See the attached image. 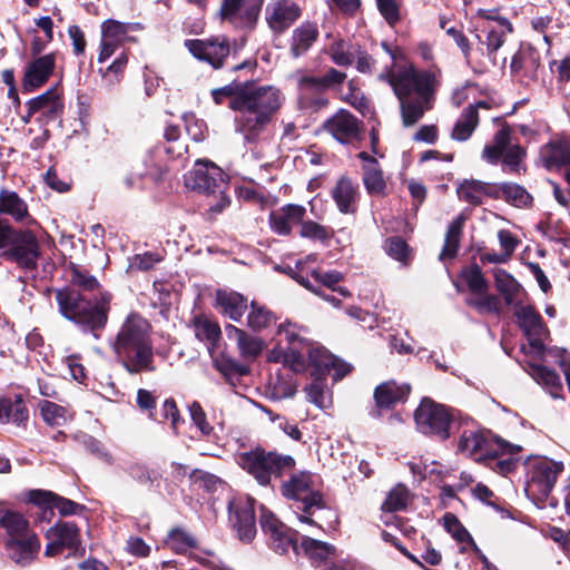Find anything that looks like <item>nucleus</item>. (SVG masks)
Listing matches in <instances>:
<instances>
[{"mask_svg":"<svg viewBox=\"0 0 570 570\" xmlns=\"http://www.w3.org/2000/svg\"><path fill=\"white\" fill-rule=\"evenodd\" d=\"M534 375L539 383L544 384L550 389L552 397H559V391L562 389L560 376L552 370L544 366L534 368Z\"/></svg>","mask_w":570,"mask_h":570,"instance_id":"53","label":"nucleus"},{"mask_svg":"<svg viewBox=\"0 0 570 570\" xmlns=\"http://www.w3.org/2000/svg\"><path fill=\"white\" fill-rule=\"evenodd\" d=\"M464 226V218L462 216L456 217L448 227L444 245L440 254V259H452L456 256Z\"/></svg>","mask_w":570,"mask_h":570,"instance_id":"42","label":"nucleus"},{"mask_svg":"<svg viewBox=\"0 0 570 570\" xmlns=\"http://www.w3.org/2000/svg\"><path fill=\"white\" fill-rule=\"evenodd\" d=\"M459 278L470 292V295L464 299L469 307L479 314H501V301L497 295L489 292V282L479 265L472 264L464 267Z\"/></svg>","mask_w":570,"mask_h":570,"instance_id":"9","label":"nucleus"},{"mask_svg":"<svg viewBox=\"0 0 570 570\" xmlns=\"http://www.w3.org/2000/svg\"><path fill=\"white\" fill-rule=\"evenodd\" d=\"M519 452L520 451H514L512 453H501L493 459H488L487 462L492 470L502 475H505L515 469L518 461L512 455Z\"/></svg>","mask_w":570,"mask_h":570,"instance_id":"57","label":"nucleus"},{"mask_svg":"<svg viewBox=\"0 0 570 570\" xmlns=\"http://www.w3.org/2000/svg\"><path fill=\"white\" fill-rule=\"evenodd\" d=\"M334 232L331 227L323 226L313 220H302L299 236L312 240L325 243L330 240Z\"/></svg>","mask_w":570,"mask_h":570,"instance_id":"49","label":"nucleus"},{"mask_svg":"<svg viewBox=\"0 0 570 570\" xmlns=\"http://www.w3.org/2000/svg\"><path fill=\"white\" fill-rule=\"evenodd\" d=\"M409 491L402 485L397 484L387 493L385 501L382 504V510L385 512H396L404 510L409 502Z\"/></svg>","mask_w":570,"mask_h":570,"instance_id":"48","label":"nucleus"},{"mask_svg":"<svg viewBox=\"0 0 570 570\" xmlns=\"http://www.w3.org/2000/svg\"><path fill=\"white\" fill-rule=\"evenodd\" d=\"M540 159L549 170L559 169L570 163V144L566 139H553L540 149Z\"/></svg>","mask_w":570,"mask_h":570,"instance_id":"33","label":"nucleus"},{"mask_svg":"<svg viewBox=\"0 0 570 570\" xmlns=\"http://www.w3.org/2000/svg\"><path fill=\"white\" fill-rule=\"evenodd\" d=\"M386 252L391 257L400 262H406L410 255L407 244L400 237L387 239Z\"/></svg>","mask_w":570,"mask_h":570,"instance_id":"60","label":"nucleus"},{"mask_svg":"<svg viewBox=\"0 0 570 570\" xmlns=\"http://www.w3.org/2000/svg\"><path fill=\"white\" fill-rule=\"evenodd\" d=\"M532 60V52L528 49L520 48L512 57L510 63V71L512 75H518L525 70Z\"/></svg>","mask_w":570,"mask_h":570,"instance_id":"63","label":"nucleus"},{"mask_svg":"<svg viewBox=\"0 0 570 570\" xmlns=\"http://www.w3.org/2000/svg\"><path fill=\"white\" fill-rule=\"evenodd\" d=\"M40 254L39 242L31 230H16L3 256L21 268L32 271L38 266Z\"/></svg>","mask_w":570,"mask_h":570,"instance_id":"13","label":"nucleus"},{"mask_svg":"<svg viewBox=\"0 0 570 570\" xmlns=\"http://www.w3.org/2000/svg\"><path fill=\"white\" fill-rule=\"evenodd\" d=\"M243 88L244 81H232L224 87L213 89L210 94L216 105H222L226 98H229L228 107L234 111H238L239 106H236L235 102L242 96Z\"/></svg>","mask_w":570,"mask_h":570,"instance_id":"44","label":"nucleus"},{"mask_svg":"<svg viewBox=\"0 0 570 570\" xmlns=\"http://www.w3.org/2000/svg\"><path fill=\"white\" fill-rule=\"evenodd\" d=\"M494 285L507 306L517 311L519 306L524 305L527 293L521 284L504 269L494 272Z\"/></svg>","mask_w":570,"mask_h":570,"instance_id":"28","label":"nucleus"},{"mask_svg":"<svg viewBox=\"0 0 570 570\" xmlns=\"http://www.w3.org/2000/svg\"><path fill=\"white\" fill-rule=\"evenodd\" d=\"M225 332L229 340L236 342L239 355L244 360L254 361L263 352L264 341L261 337L254 336L232 324L225 327Z\"/></svg>","mask_w":570,"mask_h":570,"instance_id":"29","label":"nucleus"},{"mask_svg":"<svg viewBox=\"0 0 570 570\" xmlns=\"http://www.w3.org/2000/svg\"><path fill=\"white\" fill-rule=\"evenodd\" d=\"M332 61L341 67L351 66L353 63V55L348 51V46L344 40L335 41L328 49Z\"/></svg>","mask_w":570,"mask_h":570,"instance_id":"55","label":"nucleus"},{"mask_svg":"<svg viewBox=\"0 0 570 570\" xmlns=\"http://www.w3.org/2000/svg\"><path fill=\"white\" fill-rule=\"evenodd\" d=\"M128 62V58L126 53H121L115 61L106 69H100L104 80L109 85H114L119 82L120 76L122 75Z\"/></svg>","mask_w":570,"mask_h":570,"instance_id":"56","label":"nucleus"},{"mask_svg":"<svg viewBox=\"0 0 570 570\" xmlns=\"http://www.w3.org/2000/svg\"><path fill=\"white\" fill-rule=\"evenodd\" d=\"M346 73L335 68H330L322 76L304 75L298 78V99L303 109L318 111L328 106L330 99L326 91L342 85Z\"/></svg>","mask_w":570,"mask_h":570,"instance_id":"8","label":"nucleus"},{"mask_svg":"<svg viewBox=\"0 0 570 570\" xmlns=\"http://www.w3.org/2000/svg\"><path fill=\"white\" fill-rule=\"evenodd\" d=\"M485 20L482 32L485 33L487 55L495 63V53L505 42L507 36L513 32L512 23L494 11H480Z\"/></svg>","mask_w":570,"mask_h":570,"instance_id":"18","label":"nucleus"},{"mask_svg":"<svg viewBox=\"0 0 570 570\" xmlns=\"http://www.w3.org/2000/svg\"><path fill=\"white\" fill-rule=\"evenodd\" d=\"M347 89L348 91L344 94L343 99L358 111L364 112L368 108V100L353 80L348 81Z\"/></svg>","mask_w":570,"mask_h":570,"instance_id":"58","label":"nucleus"},{"mask_svg":"<svg viewBox=\"0 0 570 570\" xmlns=\"http://www.w3.org/2000/svg\"><path fill=\"white\" fill-rule=\"evenodd\" d=\"M188 188L205 194L223 193L225 187L223 170L212 161L197 160L194 168L186 175Z\"/></svg>","mask_w":570,"mask_h":570,"instance_id":"14","label":"nucleus"},{"mask_svg":"<svg viewBox=\"0 0 570 570\" xmlns=\"http://www.w3.org/2000/svg\"><path fill=\"white\" fill-rule=\"evenodd\" d=\"M216 306L222 314L238 322L247 309V298L237 292L218 289L216 292Z\"/></svg>","mask_w":570,"mask_h":570,"instance_id":"34","label":"nucleus"},{"mask_svg":"<svg viewBox=\"0 0 570 570\" xmlns=\"http://www.w3.org/2000/svg\"><path fill=\"white\" fill-rule=\"evenodd\" d=\"M0 527L4 529L7 538H20L35 533L30 529L29 521L21 513L9 509L0 510Z\"/></svg>","mask_w":570,"mask_h":570,"instance_id":"38","label":"nucleus"},{"mask_svg":"<svg viewBox=\"0 0 570 570\" xmlns=\"http://www.w3.org/2000/svg\"><path fill=\"white\" fill-rule=\"evenodd\" d=\"M317 484L318 478L307 471L292 474L291 478L282 484L283 495L299 503L297 510L302 513L298 514L297 518L302 523L316 525L311 515L314 509H321L324 505Z\"/></svg>","mask_w":570,"mask_h":570,"instance_id":"6","label":"nucleus"},{"mask_svg":"<svg viewBox=\"0 0 570 570\" xmlns=\"http://www.w3.org/2000/svg\"><path fill=\"white\" fill-rule=\"evenodd\" d=\"M28 108L29 116L36 112H42L47 117L56 115L61 109V104L57 90L51 88L42 95L31 99L28 102Z\"/></svg>","mask_w":570,"mask_h":570,"instance_id":"39","label":"nucleus"},{"mask_svg":"<svg viewBox=\"0 0 570 570\" xmlns=\"http://www.w3.org/2000/svg\"><path fill=\"white\" fill-rule=\"evenodd\" d=\"M521 451V446L511 444L482 429H464L458 441V452L476 462H485L501 453Z\"/></svg>","mask_w":570,"mask_h":570,"instance_id":"7","label":"nucleus"},{"mask_svg":"<svg viewBox=\"0 0 570 570\" xmlns=\"http://www.w3.org/2000/svg\"><path fill=\"white\" fill-rule=\"evenodd\" d=\"M40 539L37 533L20 538H6L4 551L7 557L18 566H28L36 560L40 551Z\"/></svg>","mask_w":570,"mask_h":570,"instance_id":"22","label":"nucleus"},{"mask_svg":"<svg viewBox=\"0 0 570 570\" xmlns=\"http://www.w3.org/2000/svg\"><path fill=\"white\" fill-rule=\"evenodd\" d=\"M236 462L263 487L269 485L273 478L292 472L296 464L293 456L263 448L238 453Z\"/></svg>","mask_w":570,"mask_h":570,"instance_id":"5","label":"nucleus"},{"mask_svg":"<svg viewBox=\"0 0 570 570\" xmlns=\"http://www.w3.org/2000/svg\"><path fill=\"white\" fill-rule=\"evenodd\" d=\"M111 348L116 360L129 374L156 371L150 324L139 314L131 313L126 317Z\"/></svg>","mask_w":570,"mask_h":570,"instance_id":"3","label":"nucleus"},{"mask_svg":"<svg viewBox=\"0 0 570 570\" xmlns=\"http://www.w3.org/2000/svg\"><path fill=\"white\" fill-rule=\"evenodd\" d=\"M259 522H261V528L263 530V532L267 535H269V538L272 535H274L275 533L277 534L278 531H283L282 529H284L286 525L281 522L274 513H272L271 511L266 510V509H262L261 510V519H259Z\"/></svg>","mask_w":570,"mask_h":570,"instance_id":"59","label":"nucleus"},{"mask_svg":"<svg viewBox=\"0 0 570 570\" xmlns=\"http://www.w3.org/2000/svg\"><path fill=\"white\" fill-rule=\"evenodd\" d=\"M410 393L409 384H397L389 381L380 384L374 391L376 405L380 407H391L397 402L406 399Z\"/></svg>","mask_w":570,"mask_h":570,"instance_id":"37","label":"nucleus"},{"mask_svg":"<svg viewBox=\"0 0 570 570\" xmlns=\"http://www.w3.org/2000/svg\"><path fill=\"white\" fill-rule=\"evenodd\" d=\"M302 10L293 0H272L265 10L266 22L272 31L283 33L299 17Z\"/></svg>","mask_w":570,"mask_h":570,"instance_id":"21","label":"nucleus"},{"mask_svg":"<svg viewBox=\"0 0 570 570\" xmlns=\"http://www.w3.org/2000/svg\"><path fill=\"white\" fill-rule=\"evenodd\" d=\"M189 413L193 422L199 429L202 434L209 435L213 431V426L207 422L206 413L198 402H193L189 405Z\"/></svg>","mask_w":570,"mask_h":570,"instance_id":"61","label":"nucleus"},{"mask_svg":"<svg viewBox=\"0 0 570 570\" xmlns=\"http://www.w3.org/2000/svg\"><path fill=\"white\" fill-rule=\"evenodd\" d=\"M304 391L306 392L308 402L320 409L327 407L330 397L327 396L326 384L323 380L313 381Z\"/></svg>","mask_w":570,"mask_h":570,"instance_id":"52","label":"nucleus"},{"mask_svg":"<svg viewBox=\"0 0 570 570\" xmlns=\"http://www.w3.org/2000/svg\"><path fill=\"white\" fill-rule=\"evenodd\" d=\"M194 332L199 341L205 342L210 346H215L220 337L219 325L206 317L198 316L194 318Z\"/></svg>","mask_w":570,"mask_h":570,"instance_id":"43","label":"nucleus"},{"mask_svg":"<svg viewBox=\"0 0 570 570\" xmlns=\"http://www.w3.org/2000/svg\"><path fill=\"white\" fill-rule=\"evenodd\" d=\"M185 46L195 58L208 62L215 69L224 65L230 51L229 42L224 37L186 40Z\"/></svg>","mask_w":570,"mask_h":570,"instance_id":"19","label":"nucleus"},{"mask_svg":"<svg viewBox=\"0 0 570 570\" xmlns=\"http://www.w3.org/2000/svg\"><path fill=\"white\" fill-rule=\"evenodd\" d=\"M381 14L389 24L393 26L400 20L399 6L394 0H376Z\"/></svg>","mask_w":570,"mask_h":570,"instance_id":"64","label":"nucleus"},{"mask_svg":"<svg viewBox=\"0 0 570 570\" xmlns=\"http://www.w3.org/2000/svg\"><path fill=\"white\" fill-rule=\"evenodd\" d=\"M562 469V464L551 460L541 459L534 461L530 465L525 491L533 497L547 498Z\"/></svg>","mask_w":570,"mask_h":570,"instance_id":"15","label":"nucleus"},{"mask_svg":"<svg viewBox=\"0 0 570 570\" xmlns=\"http://www.w3.org/2000/svg\"><path fill=\"white\" fill-rule=\"evenodd\" d=\"M129 23L109 19L101 24V42L98 61L105 62L109 59L128 38Z\"/></svg>","mask_w":570,"mask_h":570,"instance_id":"23","label":"nucleus"},{"mask_svg":"<svg viewBox=\"0 0 570 570\" xmlns=\"http://www.w3.org/2000/svg\"><path fill=\"white\" fill-rule=\"evenodd\" d=\"M361 125L350 111L340 109L325 122V129L340 142L348 144L358 138Z\"/></svg>","mask_w":570,"mask_h":570,"instance_id":"24","label":"nucleus"},{"mask_svg":"<svg viewBox=\"0 0 570 570\" xmlns=\"http://www.w3.org/2000/svg\"><path fill=\"white\" fill-rule=\"evenodd\" d=\"M491 108L490 104L484 100H479L475 104H471L466 106L460 117L456 119L452 131L451 138L456 141H465L468 140L476 127L479 126L480 115L479 111L481 109L489 110Z\"/></svg>","mask_w":570,"mask_h":570,"instance_id":"26","label":"nucleus"},{"mask_svg":"<svg viewBox=\"0 0 570 570\" xmlns=\"http://www.w3.org/2000/svg\"><path fill=\"white\" fill-rule=\"evenodd\" d=\"M168 544L177 553H184L189 548H194L197 544L196 539L183 529H173L168 534Z\"/></svg>","mask_w":570,"mask_h":570,"instance_id":"51","label":"nucleus"},{"mask_svg":"<svg viewBox=\"0 0 570 570\" xmlns=\"http://www.w3.org/2000/svg\"><path fill=\"white\" fill-rule=\"evenodd\" d=\"M0 213L12 216L17 222L29 217L24 200L17 193L4 189L0 191Z\"/></svg>","mask_w":570,"mask_h":570,"instance_id":"41","label":"nucleus"},{"mask_svg":"<svg viewBox=\"0 0 570 570\" xmlns=\"http://www.w3.org/2000/svg\"><path fill=\"white\" fill-rule=\"evenodd\" d=\"M498 187L499 198L504 197L507 202L514 206H527L531 200L530 194L518 184L504 183L502 185H498Z\"/></svg>","mask_w":570,"mask_h":570,"instance_id":"46","label":"nucleus"},{"mask_svg":"<svg viewBox=\"0 0 570 570\" xmlns=\"http://www.w3.org/2000/svg\"><path fill=\"white\" fill-rule=\"evenodd\" d=\"M45 537L48 540L45 556L50 558L60 554L65 549L77 552L81 544L80 530L73 522L59 521L46 531Z\"/></svg>","mask_w":570,"mask_h":570,"instance_id":"17","label":"nucleus"},{"mask_svg":"<svg viewBox=\"0 0 570 570\" xmlns=\"http://www.w3.org/2000/svg\"><path fill=\"white\" fill-rule=\"evenodd\" d=\"M254 499L239 497L229 502V521L239 540L250 542L256 535Z\"/></svg>","mask_w":570,"mask_h":570,"instance_id":"16","label":"nucleus"},{"mask_svg":"<svg viewBox=\"0 0 570 570\" xmlns=\"http://www.w3.org/2000/svg\"><path fill=\"white\" fill-rule=\"evenodd\" d=\"M318 38V27L315 22L305 21L293 30L291 53L297 58L313 46Z\"/></svg>","mask_w":570,"mask_h":570,"instance_id":"36","label":"nucleus"},{"mask_svg":"<svg viewBox=\"0 0 570 570\" xmlns=\"http://www.w3.org/2000/svg\"><path fill=\"white\" fill-rule=\"evenodd\" d=\"M482 159L491 165L501 160L507 173H520L525 150L518 142H512V129L504 125L493 136L492 141L482 150Z\"/></svg>","mask_w":570,"mask_h":570,"instance_id":"10","label":"nucleus"},{"mask_svg":"<svg viewBox=\"0 0 570 570\" xmlns=\"http://www.w3.org/2000/svg\"><path fill=\"white\" fill-rule=\"evenodd\" d=\"M458 196L461 200L478 206L484 197L499 198V187L495 184L476 179H465L458 187Z\"/></svg>","mask_w":570,"mask_h":570,"instance_id":"30","label":"nucleus"},{"mask_svg":"<svg viewBox=\"0 0 570 570\" xmlns=\"http://www.w3.org/2000/svg\"><path fill=\"white\" fill-rule=\"evenodd\" d=\"M514 315L530 346L535 350H542L543 341L549 335V331L541 315L530 305L519 306L514 311Z\"/></svg>","mask_w":570,"mask_h":570,"instance_id":"20","label":"nucleus"},{"mask_svg":"<svg viewBox=\"0 0 570 570\" xmlns=\"http://www.w3.org/2000/svg\"><path fill=\"white\" fill-rule=\"evenodd\" d=\"M363 184L366 191L372 196H382L385 194L386 181L379 161H371L367 166H362Z\"/></svg>","mask_w":570,"mask_h":570,"instance_id":"40","label":"nucleus"},{"mask_svg":"<svg viewBox=\"0 0 570 570\" xmlns=\"http://www.w3.org/2000/svg\"><path fill=\"white\" fill-rule=\"evenodd\" d=\"M306 215V208L297 204H287L271 212L269 225L273 232L287 236L292 233L293 226L301 224Z\"/></svg>","mask_w":570,"mask_h":570,"instance_id":"27","label":"nucleus"},{"mask_svg":"<svg viewBox=\"0 0 570 570\" xmlns=\"http://www.w3.org/2000/svg\"><path fill=\"white\" fill-rule=\"evenodd\" d=\"M445 530L459 542H469L473 544V539L468 530L462 525L459 519L452 513H445L443 517Z\"/></svg>","mask_w":570,"mask_h":570,"instance_id":"54","label":"nucleus"},{"mask_svg":"<svg viewBox=\"0 0 570 570\" xmlns=\"http://www.w3.org/2000/svg\"><path fill=\"white\" fill-rule=\"evenodd\" d=\"M39 406L46 423L52 426H60L67 422L68 413L63 406L50 401H42Z\"/></svg>","mask_w":570,"mask_h":570,"instance_id":"50","label":"nucleus"},{"mask_svg":"<svg viewBox=\"0 0 570 570\" xmlns=\"http://www.w3.org/2000/svg\"><path fill=\"white\" fill-rule=\"evenodd\" d=\"M28 499L31 503L52 502L62 517L79 514L85 510L83 505L46 490H32L29 492Z\"/></svg>","mask_w":570,"mask_h":570,"instance_id":"35","label":"nucleus"},{"mask_svg":"<svg viewBox=\"0 0 570 570\" xmlns=\"http://www.w3.org/2000/svg\"><path fill=\"white\" fill-rule=\"evenodd\" d=\"M161 261L163 256L160 254L146 252L144 254L136 255L130 263V267L139 271H148Z\"/></svg>","mask_w":570,"mask_h":570,"instance_id":"62","label":"nucleus"},{"mask_svg":"<svg viewBox=\"0 0 570 570\" xmlns=\"http://www.w3.org/2000/svg\"><path fill=\"white\" fill-rule=\"evenodd\" d=\"M454 419L453 411L431 399H423L414 412L417 430L441 441L450 438V426Z\"/></svg>","mask_w":570,"mask_h":570,"instance_id":"11","label":"nucleus"},{"mask_svg":"<svg viewBox=\"0 0 570 570\" xmlns=\"http://www.w3.org/2000/svg\"><path fill=\"white\" fill-rule=\"evenodd\" d=\"M262 6L263 0H222L219 16L236 29L254 30Z\"/></svg>","mask_w":570,"mask_h":570,"instance_id":"12","label":"nucleus"},{"mask_svg":"<svg viewBox=\"0 0 570 570\" xmlns=\"http://www.w3.org/2000/svg\"><path fill=\"white\" fill-rule=\"evenodd\" d=\"M56 66L55 53H48L33 59L26 67L22 87L26 91H32L41 87L52 75Z\"/></svg>","mask_w":570,"mask_h":570,"instance_id":"25","label":"nucleus"},{"mask_svg":"<svg viewBox=\"0 0 570 570\" xmlns=\"http://www.w3.org/2000/svg\"><path fill=\"white\" fill-rule=\"evenodd\" d=\"M275 322L274 314L265 306L252 302L250 311L247 315V325L254 332H261Z\"/></svg>","mask_w":570,"mask_h":570,"instance_id":"45","label":"nucleus"},{"mask_svg":"<svg viewBox=\"0 0 570 570\" xmlns=\"http://www.w3.org/2000/svg\"><path fill=\"white\" fill-rule=\"evenodd\" d=\"M299 549L311 560L314 567L325 568L337 557L334 546L307 535L302 538Z\"/></svg>","mask_w":570,"mask_h":570,"instance_id":"31","label":"nucleus"},{"mask_svg":"<svg viewBox=\"0 0 570 570\" xmlns=\"http://www.w3.org/2000/svg\"><path fill=\"white\" fill-rule=\"evenodd\" d=\"M285 96L273 85L244 81L243 94L235 102L239 106L236 128L247 142H254L278 112Z\"/></svg>","mask_w":570,"mask_h":570,"instance_id":"2","label":"nucleus"},{"mask_svg":"<svg viewBox=\"0 0 570 570\" xmlns=\"http://www.w3.org/2000/svg\"><path fill=\"white\" fill-rule=\"evenodd\" d=\"M331 195L343 214L356 212L358 202V186L348 177H341L333 187Z\"/></svg>","mask_w":570,"mask_h":570,"instance_id":"32","label":"nucleus"},{"mask_svg":"<svg viewBox=\"0 0 570 570\" xmlns=\"http://www.w3.org/2000/svg\"><path fill=\"white\" fill-rule=\"evenodd\" d=\"M59 313L78 325L95 331L104 328L110 309L111 295L100 293L94 302L71 287L56 289Z\"/></svg>","mask_w":570,"mask_h":570,"instance_id":"4","label":"nucleus"},{"mask_svg":"<svg viewBox=\"0 0 570 570\" xmlns=\"http://www.w3.org/2000/svg\"><path fill=\"white\" fill-rule=\"evenodd\" d=\"M393 89L400 102L402 125H416L434 107L440 79L431 70H417L413 66H400L380 75Z\"/></svg>","mask_w":570,"mask_h":570,"instance_id":"1","label":"nucleus"},{"mask_svg":"<svg viewBox=\"0 0 570 570\" xmlns=\"http://www.w3.org/2000/svg\"><path fill=\"white\" fill-rule=\"evenodd\" d=\"M282 530L283 531H278L277 534L275 533L269 538L273 550L279 554H284L292 548L295 552H297L299 549L296 539L297 532L291 530L287 527Z\"/></svg>","mask_w":570,"mask_h":570,"instance_id":"47","label":"nucleus"}]
</instances>
